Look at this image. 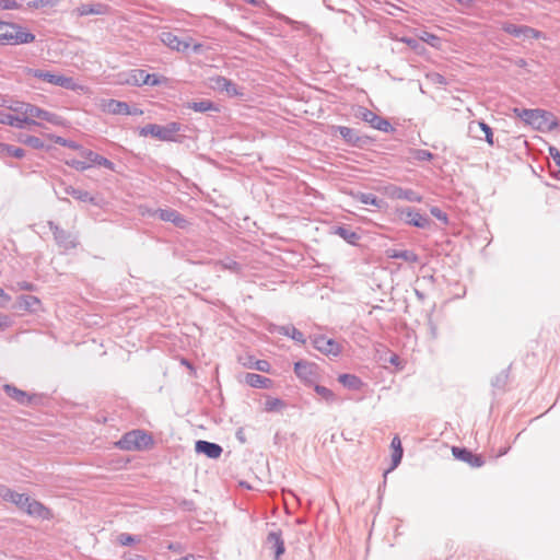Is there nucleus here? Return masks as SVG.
<instances>
[{"instance_id":"nucleus-1","label":"nucleus","mask_w":560,"mask_h":560,"mask_svg":"<svg viewBox=\"0 0 560 560\" xmlns=\"http://www.w3.org/2000/svg\"><path fill=\"white\" fill-rule=\"evenodd\" d=\"M187 129V126L177 121H171L164 126L148 124L140 128L139 135L142 137L151 136L160 141L183 143L186 138L183 132Z\"/></svg>"},{"instance_id":"nucleus-2","label":"nucleus","mask_w":560,"mask_h":560,"mask_svg":"<svg viewBox=\"0 0 560 560\" xmlns=\"http://www.w3.org/2000/svg\"><path fill=\"white\" fill-rule=\"evenodd\" d=\"M514 113L524 122L540 131H552L560 126L558 118L552 113L545 109H527L516 107L514 108Z\"/></svg>"},{"instance_id":"nucleus-3","label":"nucleus","mask_w":560,"mask_h":560,"mask_svg":"<svg viewBox=\"0 0 560 560\" xmlns=\"http://www.w3.org/2000/svg\"><path fill=\"white\" fill-rule=\"evenodd\" d=\"M35 40V35L14 22L0 20V44L1 45H22Z\"/></svg>"},{"instance_id":"nucleus-4","label":"nucleus","mask_w":560,"mask_h":560,"mask_svg":"<svg viewBox=\"0 0 560 560\" xmlns=\"http://www.w3.org/2000/svg\"><path fill=\"white\" fill-rule=\"evenodd\" d=\"M120 450L125 451H142L153 445L151 434L142 430H132L125 433L117 443Z\"/></svg>"},{"instance_id":"nucleus-5","label":"nucleus","mask_w":560,"mask_h":560,"mask_svg":"<svg viewBox=\"0 0 560 560\" xmlns=\"http://www.w3.org/2000/svg\"><path fill=\"white\" fill-rule=\"evenodd\" d=\"M395 213L400 221L410 226L427 229L431 224L430 218L413 207H398Z\"/></svg>"},{"instance_id":"nucleus-6","label":"nucleus","mask_w":560,"mask_h":560,"mask_svg":"<svg viewBox=\"0 0 560 560\" xmlns=\"http://www.w3.org/2000/svg\"><path fill=\"white\" fill-rule=\"evenodd\" d=\"M334 131L335 135L338 132L347 144L358 149H366L373 142V139L371 137L360 135L359 130L350 127L335 126Z\"/></svg>"},{"instance_id":"nucleus-7","label":"nucleus","mask_w":560,"mask_h":560,"mask_svg":"<svg viewBox=\"0 0 560 560\" xmlns=\"http://www.w3.org/2000/svg\"><path fill=\"white\" fill-rule=\"evenodd\" d=\"M354 116L365 122H368L372 128L383 131V132H392L394 131V127L390 125L389 120L378 116L374 112L370 110L366 107L358 106L354 112Z\"/></svg>"},{"instance_id":"nucleus-8","label":"nucleus","mask_w":560,"mask_h":560,"mask_svg":"<svg viewBox=\"0 0 560 560\" xmlns=\"http://www.w3.org/2000/svg\"><path fill=\"white\" fill-rule=\"evenodd\" d=\"M30 73L37 79H40L50 84L74 91L77 89V83L71 77H66L62 74H55L49 71H45L42 69H30Z\"/></svg>"},{"instance_id":"nucleus-9","label":"nucleus","mask_w":560,"mask_h":560,"mask_svg":"<svg viewBox=\"0 0 560 560\" xmlns=\"http://www.w3.org/2000/svg\"><path fill=\"white\" fill-rule=\"evenodd\" d=\"M47 224L52 232L55 242L59 247L63 248L65 250H70L78 246L75 237L69 231L63 230L54 221H48Z\"/></svg>"},{"instance_id":"nucleus-10","label":"nucleus","mask_w":560,"mask_h":560,"mask_svg":"<svg viewBox=\"0 0 560 560\" xmlns=\"http://www.w3.org/2000/svg\"><path fill=\"white\" fill-rule=\"evenodd\" d=\"M313 347L325 355L338 357L341 353V346L325 335L314 336L312 339Z\"/></svg>"},{"instance_id":"nucleus-11","label":"nucleus","mask_w":560,"mask_h":560,"mask_svg":"<svg viewBox=\"0 0 560 560\" xmlns=\"http://www.w3.org/2000/svg\"><path fill=\"white\" fill-rule=\"evenodd\" d=\"M3 390L11 399L22 406H32L39 399L37 395L22 390L12 384H4Z\"/></svg>"},{"instance_id":"nucleus-12","label":"nucleus","mask_w":560,"mask_h":560,"mask_svg":"<svg viewBox=\"0 0 560 560\" xmlns=\"http://www.w3.org/2000/svg\"><path fill=\"white\" fill-rule=\"evenodd\" d=\"M452 454L457 460L467 463L472 468H479L485 465V459L480 454H475L466 447L453 446Z\"/></svg>"},{"instance_id":"nucleus-13","label":"nucleus","mask_w":560,"mask_h":560,"mask_svg":"<svg viewBox=\"0 0 560 560\" xmlns=\"http://www.w3.org/2000/svg\"><path fill=\"white\" fill-rule=\"evenodd\" d=\"M161 40L165 46H167L172 50L185 52L188 50V48L191 47L192 38L189 36L185 38H179L172 32H163L161 34Z\"/></svg>"},{"instance_id":"nucleus-14","label":"nucleus","mask_w":560,"mask_h":560,"mask_svg":"<svg viewBox=\"0 0 560 560\" xmlns=\"http://www.w3.org/2000/svg\"><path fill=\"white\" fill-rule=\"evenodd\" d=\"M468 132L477 139H483L488 144L493 145L492 128L483 120L471 121L468 126Z\"/></svg>"},{"instance_id":"nucleus-15","label":"nucleus","mask_w":560,"mask_h":560,"mask_svg":"<svg viewBox=\"0 0 560 560\" xmlns=\"http://www.w3.org/2000/svg\"><path fill=\"white\" fill-rule=\"evenodd\" d=\"M266 546L272 552L275 560H279L285 552L282 532L280 529L270 532L266 538Z\"/></svg>"},{"instance_id":"nucleus-16","label":"nucleus","mask_w":560,"mask_h":560,"mask_svg":"<svg viewBox=\"0 0 560 560\" xmlns=\"http://www.w3.org/2000/svg\"><path fill=\"white\" fill-rule=\"evenodd\" d=\"M212 84V89L218 90L220 92H225L229 96H242L243 92L240 91L236 83H234L232 80L217 75L210 79Z\"/></svg>"},{"instance_id":"nucleus-17","label":"nucleus","mask_w":560,"mask_h":560,"mask_svg":"<svg viewBox=\"0 0 560 560\" xmlns=\"http://www.w3.org/2000/svg\"><path fill=\"white\" fill-rule=\"evenodd\" d=\"M195 452L197 454H202L208 458L217 459L223 453V448L218 443L198 440L195 442Z\"/></svg>"},{"instance_id":"nucleus-18","label":"nucleus","mask_w":560,"mask_h":560,"mask_svg":"<svg viewBox=\"0 0 560 560\" xmlns=\"http://www.w3.org/2000/svg\"><path fill=\"white\" fill-rule=\"evenodd\" d=\"M28 494L26 493H19L9 487L1 486L0 487V498L3 501L13 503L19 510L23 511L25 508V504L28 502Z\"/></svg>"},{"instance_id":"nucleus-19","label":"nucleus","mask_w":560,"mask_h":560,"mask_svg":"<svg viewBox=\"0 0 560 560\" xmlns=\"http://www.w3.org/2000/svg\"><path fill=\"white\" fill-rule=\"evenodd\" d=\"M16 311L36 313L42 308V301L35 295L22 294L13 305Z\"/></svg>"},{"instance_id":"nucleus-20","label":"nucleus","mask_w":560,"mask_h":560,"mask_svg":"<svg viewBox=\"0 0 560 560\" xmlns=\"http://www.w3.org/2000/svg\"><path fill=\"white\" fill-rule=\"evenodd\" d=\"M387 192L390 198L407 200L409 202H421L423 199L416 190L395 185L388 187Z\"/></svg>"},{"instance_id":"nucleus-21","label":"nucleus","mask_w":560,"mask_h":560,"mask_svg":"<svg viewBox=\"0 0 560 560\" xmlns=\"http://www.w3.org/2000/svg\"><path fill=\"white\" fill-rule=\"evenodd\" d=\"M23 512L30 516L40 520H50L52 517V514L47 506L31 497H28V502L25 504Z\"/></svg>"},{"instance_id":"nucleus-22","label":"nucleus","mask_w":560,"mask_h":560,"mask_svg":"<svg viewBox=\"0 0 560 560\" xmlns=\"http://www.w3.org/2000/svg\"><path fill=\"white\" fill-rule=\"evenodd\" d=\"M0 124L20 129L24 128L27 125L39 126V122H37L34 119L24 116L20 117L19 115H13L7 112H0Z\"/></svg>"},{"instance_id":"nucleus-23","label":"nucleus","mask_w":560,"mask_h":560,"mask_svg":"<svg viewBox=\"0 0 560 560\" xmlns=\"http://www.w3.org/2000/svg\"><path fill=\"white\" fill-rule=\"evenodd\" d=\"M317 365L316 363L300 360L294 363V373L296 376L305 382H312L316 376Z\"/></svg>"},{"instance_id":"nucleus-24","label":"nucleus","mask_w":560,"mask_h":560,"mask_svg":"<svg viewBox=\"0 0 560 560\" xmlns=\"http://www.w3.org/2000/svg\"><path fill=\"white\" fill-rule=\"evenodd\" d=\"M269 331L289 337L301 345H304L306 342L303 332L295 328L293 325H273L272 328L269 329Z\"/></svg>"},{"instance_id":"nucleus-25","label":"nucleus","mask_w":560,"mask_h":560,"mask_svg":"<svg viewBox=\"0 0 560 560\" xmlns=\"http://www.w3.org/2000/svg\"><path fill=\"white\" fill-rule=\"evenodd\" d=\"M390 446L393 448L392 453V465L388 470L385 471L384 476L390 471L394 470L400 463L404 456V450L401 446V441L398 435H395L392 440Z\"/></svg>"},{"instance_id":"nucleus-26","label":"nucleus","mask_w":560,"mask_h":560,"mask_svg":"<svg viewBox=\"0 0 560 560\" xmlns=\"http://www.w3.org/2000/svg\"><path fill=\"white\" fill-rule=\"evenodd\" d=\"M63 191L73 197L74 199L79 200V201H82V202H89V203H92L94 206H97L98 202L96 200L95 197H93L89 191L86 190H82V189H79V188H74L73 186H65L63 188Z\"/></svg>"},{"instance_id":"nucleus-27","label":"nucleus","mask_w":560,"mask_h":560,"mask_svg":"<svg viewBox=\"0 0 560 560\" xmlns=\"http://www.w3.org/2000/svg\"><path fill=\"white\" fill-rule=\"evenodd\" d=\"M244 381L254 388H269L272 385V380L256 373H246Z\"/></svg>"},{"instance_id":"nucleus-28","label":"nucleus","mask_w":560,"mask_h":560,"mask_svg":"<svg viewBox=\"0 0 560 560\" xmlns=\"http://www.w3.org/2000/svg\"><path fill=\"white\" fill-rule=\"evenodd\" d=\"M351 196L353 197V199L363 205H371L378 209L382 208L384 203L383 199L378 198L376 195L371 192L351 191Z\"/></svg>"},{"instance_id":"nucleus-29","label":"nucleus","mask_w":560,"mask_h":560,"mask_svg":"<svg viewBox=\"0 0 560 560\" xmlns=\"http://www.w3.org/2000/svg\"><path fill=\"white\" fill-rule=\"evenodd\" d=\"M332 233L341 237L350 245H357L361 238V236L355 231L347 228L346 225L334 228Z\"/></svg>"},{"instance_id":"nucleus-30","label":"nucleus","mask_w":560,"mask_h":560,"mask_svg":"<svg viewBox=\"0 0 560 560\" xmlns=\"http://www.w3.org/2000/svg\"><path fill=\"white\" fill-rule=\"evenodd\" d=\"M387 255L393 259H401L407 262L417 264L419 262V256L409 249H389Z\"/></svg>"},{"instance_id":"nucleus-31","label":"nucleus","mask_w":560,"mask_h":560,"mask_svg":"<svg viewBox=\"0 0 560 560\" xmlns=\"http://www.w3.org/2000/svg\"><path fill=\"white\" fill-rule=\"evenodd\" d=\"M338 382L351 390H360L363 386V382L359 376L349 373L340 374Z\"/></svg>"},{"instance_id":"nucleus-32","label":"nucleus","mask_w":560,"mask_h":560,"mask_svg":"<svg viewBox=\"0 0 560 560\" xmlns=\"http://www.w3.org/2000/svg\"><path fill=\"white\" fill-rule=\"evenodd\" d=\"M176 213H177V210L172 209V208L148 209L145 212H143V214H148L149 217L159 218L161 221L171 222V223H172V220L175 219Z\"/></svg>"},{"instance_id":"nucleus-33","label":"nucleus","mask_w":560,"mask_h":560,"mask_svg":"<svg viewBox=\"0 0 560 560\" xmlns=\"http://www.w3.org/2000/svg\"><path fill=\"white\" fill-rule=\"evenodd\" d=\"M77 11L80 16H85V15H91V14L101 15L106 12V5L102 4V3H96V4L83 3L77 9Z\"/></svg>"},{"instance_id":"nucleus-34","label":"nucleus","mask_w":560,"mask_h":560,"mask_svg":"<svg viewBox=\"0 0 560 560\" xmlns=\"http://www.w3.org/2000/svg\"><path fill=\"white\" fill-rule=\"evenodd\" d=\"M187 108L198 113H206L209 110H219L218 106L210 100L194 101L187 103Z\"/></svg>"},{"instance_id":"nucleus-35","label":"nucleus","mask_w":560,"mask_h":560,"mask_svg":"<svg viewBox=\"0 0 560 560\" xmlns=\"http://www.w3.org/2000/svg\"><path fill=\"white\" fill-rule=\"evenodd\" d=\"M13 156L15 159H22L25 156V151L13 144L0 142V158Z\"/></svg>"},{"instance_id":"nucleus-36","label":"nucleus","mask_w":560,"mask_h":560,"mask_svg":"<svg viewBox=\"0 0 560 560\" xmlns=\"http://www.w3.org/2000/svg\"><path fill=\"white\" fill-rule=\"evenodd\" d=\"M108 113L114 115H128L129 114V105L126 102L109 100L105 105Z\"/></svg>"},{"instance_id":"nucleus-37","label":"nucleus","mask_w":560,"mask_h":560,"mask_svg":"<svg viewBox=\"0 0 560 560\" xmlns=\"http://www.w3.org/2000/svg\"><path fill=\"white\" fill-rule=\"evenodd\" d=\"M526 25H517L511 22H502L501 30L514 37H525Z\"/></svg>"},{"instance_id":"nucleus-38","label":"nucleus","mask_w":560,"mask_h":560,"mask_svg":"<svg viewBox=\"0 0 560 560\" xmlns=\"http://www.w3.org/2000/svg\"><path fill=\"white\" fill-rule=\"evenodd\" d=\"M148 80H149V72H147L145 70H142V69H136V70H132L128 82L132 83L137 86H142V85H147Z\"/></svg>"},{"instance_id":"nucleus-39","label":"nucleus","mask_w":560,"mask_h":560,"mask_svg":"<svg viewBox=\"0 0 560 560\" xmlns=\"http://www.w3.org/2000/svg\"><path fill=\"white\" fill-rule=\"evenodd\" d=\"M287 407L284 400L276 397H268L265 401V410L267 412H280Z\"/></svg>"},{"instance_id":"nucleus-40","label":"nucleus","mask_w":560,"mask_h":560,"mask_svg":"<svg viewBox=\"0 0 560 560\" xmlns=\"http://www.w3.org/2000/svg\"><path fill=\"white\" fill-rule=\"evenodd\" d=\"M509 371H510V368L502 370L499 374H497L492 378L491 386L494 389L503 390L505 388L508 381H509Z\"/></svg>"},{"instance_id":"nucleus-41","label":"nucleus","mask_w":560,"mask_h":560,"mask_svg":"<svg viewBox=\"0 0 560 560\" xmlns=\"http://www.w3.org/2000/svg\"><path fill=\"white\" fill-rule=\"evenodd\" d=\"M19 141L33 149H43L45 147L44 141L40 138L32 135H21L19 137Z\"/></svg>"},{"instance_id":"nucleus-42","label":"nucleus","mask_w":560,"mask_h":560,"mask_svg":"<svg viewBox=\"0 0 560 560\" xmlns=\"http://www.w3.org/2000/svg\"><path fill=\"white\" fill-rule=\"evenodd\" d=\"M48 114V110H45L36 105L31 104V106L25 107V116L32 119V117L39 118L42 120H45L46 116Z\"/></svg>"},{"instance_id":"nucleus-43","label":"nucleus","mask_w":560,"mask_h":560,"mask_svg":"<svg viewBox=\"0 0 560 560\" xmlns=\"http://www.w3.org/2000/svg\"><path fill=\"white\" fill-rule=\"evenodd\" d=\"M249 369H255L260 372L268 373L271 369L270 363L267 360H253V358H249L248 363H244Z\"/></svg>"},{"instance_id":"nucleus-44","label":"nucleus","mask_w":560,"mask_h":560,"mask_svg":"<svg viewBox=\"0 0 560 560\" xmlns=\"http://www.w3.org/2000/svg\"><path fill=\"white\" fill-rule=\"evenodd\" d=\"M314 390L317 395H319L323 399H325L327 402H332L336 399V395L334 392L323 385H315Z\"/></svg>"},{"instance_id":"nucleus-45","label":"nucleus","mask_w":560,"mask_h":560,"mask_svg":"<svg viewBox=\"0 0 560 560\" xmlns=\"http://www.w3.org/2000/svg\"><path fill=\"white\" fill-rule=\"evenodd\" d=\"M51 139L55 143H57L59 145H62V147H66V148L72 149V150H77L79 152L82 147L78 142L70 140V139L62 138L60 136H51Z\"/></svg>"},{"instance_id":"nucleus-46","label":"nucleus","mask_w":560,"mask_h":560,"mask_svg":"<svg viewBox=\"0 0 560 560\" xmlns=\"http://www.w3.org/2000/svg\"><path fill=\"white\" fill-rule=\"evenodd\" d=\"M10 289L14 292L16 291H30V292H34L37 290V285L33 282H28V281H18L15 282L14 284H12L10 287Z\"/></svg>"},{"instance_id":"nucleus-47","label":"nucleus","mask_w":560,"mask_h":560,"mask_svg":"<svg viewBox=\"0 0 560 560\" xmlns=\"http://www.w3.org/2000/svg\"><path fill=\"white\" fill-rule=\"evenodd\" d=\"M80 155L85 159V162H88L89 164L92 165H95L97 163V160H98V156L100 154L90 150V149H85L83 147H81L80 149Z\"/></svg>"},{"instance_id":"nucleus-48","label":"nucleus","mask_w":560,"mask_h":560,"mask_svg":"<svg viewBox=\"0 0 560 560\" xmlns=\"http://www.w3.org/2000/svg\"><path fill=\"white\" fill-rule=\"evenodd\" d=\"M412 155H413V159H416L417 161H421V162L431 161L434 158L433 153H431L428 150H423V149L415 150Z\"/></svg>"},{"instance_id":"nucleus-49","label":"nucleus","mask_w":560,"mask_h":560,"mask_svg":"<svg viewBox=\"0 0 560 560\" xmlns=\"http://www.w3.org/2000/svg\"><path fill=\"white\" fill-rule=\"evenodd\" d=\"M66 164L69 165L70 167H72L77 171H81V172L91 167V164H89L88 162L75 160V159L67 160Z\"/></svg>"},{"instance_id":"nucleus-50","label":"nucleus","mask_w":560,"mask_h":560,"mask_svg":"<svg viewBox=\"0 0 560 560\" xmlns=\"http://www.w3.org/2000/svg\"><path fill=\"white\" fill-rule=\"evenodd\" d=\"M117 540L121 546H130L133 542L139 541V539L136 536L127 533L119 534Z\"/></svg>"},{"instance_id":"nucleus-51","label":"nucleus","mask_w":560,"mask_h":560,"mask_svg":"<svg viewBox=\"0 0 560 560\" xmlns=\"http://www.w3.org/2000/svg\"><path fill=\"white\" fill-rule=\"evenodd\" d=\"M166 80L167 79L163 75H159L155 73H149V80L147 82V85L159 86V85L164 84L166 82Z\"/></svg>"},{"instance_id":"nucleus-52","label":"nucleus","mask_w":560,"mask_h":560,"mask_svg":"<svg viewBox=\"0 0 560 560\" xmlns=\"http://www.w3.org/2000/svg\"><path fill=\"white\" fill-rule=\"evenodd\" d=\"M55 5L54 0H33L27 3L30 9H40L44 7H52Z\"/></svg>"},{"instance_id":"nucleus-53","label":"nucleus","mask_w":560,"mask_h":560,"mask_svg":"<svg viewBox=\"0 0 560 560\" xmlns=\"http://www.w3.org/2000/svg\"><path fill=\"white\" fill-rule=\"evenodd\" d=\"M430 212L431 214L436 218L438 220L442 221L443 223H448V217H447V213L444 212L442 209H440L439 207H432L430 209Z\"/></svg>"},{"instance_id":"nucleus-54","label":"nucleus","mask_w":560,"mask_h":560,"mask_svg":"<svg viewBox=\"0 0 560 560\" xmlns=\"http://www.w3.org/2000/svg\"><path fill=\"white\" fill-rule=\"evenodd\" d=\"M544 37H545V34L541 31H538L536 28H533V27L526 25L524 38L540 39Z\"/></svg>"},{"instance_id":"nucleus-55","label":"nucleus","mask_w":560,"mask_h":560,"mask_svg":"<svg viewBox=\"0 0 560 560\" xmlns=\"http://www.w3.org/2000/svg\"><path fill=\"white\" fill-rule=\"evenodd\" d=\"M172 223L178 229H186L189 225V221L178 211L175 219L172 220Z\"/></svg>"},{"instance_id":"nucleus-56","label":"nucleus","mask_w":560,"mask_h":560,"mask_svg":"<svg viewBox=\"0 0 560 560\" xmlns=\"http://www.w3.org/2000/svg\"><path fill=\"white\" fill-rule=\"evenodd\" d=\"M401 42H404L408 47H410L415 51H419L420 48H423L420 40L413 37H404L401 38Z\"/></svg>"},{"instance_id":"nucleus-57","label":"nucleus","mask_w":560,"mask_h":560,"mask_svg":"<svg viewBox=\"0 0 560 560\" xmlns=\"http://www.w3.org/2000/svg\"><path fill=\"white\" fill-rule=\"evenodd\" d=\"M22 5L15 0H0L1 10H14L20 9Z\"/></svg>"},{"instance_id":"nucleus-58","label":"nucleus","mask_w":560,"mask_h":560,"mask_svg":"<svg viewBox=\"0 0 560 560\" xmlns=\"http://www.w3.org/2000/svg\"><path fill=\"white\" fill-rule=\"evenodd\" d=\"M45 121H48L55 126L63 125V118L55 113L48 112Z\"/></svg>"},{"instance_id":"nucleus-59","label":"nucleus","mask_w":560,"mask_h":560,"mask_svg":"<svg viewBox=\"0 0 560 560\" xmlns=\"http://www.w3.org/2000/svg\"><path fill=\"white\" fill-rule=\"evenodd\" d=\"M549 155L558 167L557 172L560 173V151L556 147H549Z\"/></svg>"},{"instance_id":"nucleus-60","label":"nucleus","mask_w":560,"mask_h":560,"mask_svg":"<svg viewBox=\"0 0 560 560\" xmlns=\"http://www.w3.org/2000/svg\"><path fill=\"white\" fill-rule=\"evenodd\" d=\"M95 165L103 166L109 171H115V164L102 155L98 156L97 163Z\"/></svg>"},{"instance_id":"nucleus-61","label":"nucleus","mask_w":560,"mask_h":560,"mask_svg":"<svg viewBox=\"0 0 560 560\" xmlns=\"http://www.w3.org/2000/svg\"><path fill=\"white\" fill-rule=\"evenodd\" d=\"M223 266H224L225 269H229V270H231L233 272H236V273L240 272L241 269H242L241 265L237 261H235V260H229V261L224 262Z\"/></svg>"},{"instance_id":"nucleus-62","label":"nucleus","mask_w":560,"mask_h":560,"mask_svg":"<svg viewBox=\"0 0 560 560\" xmlns=\"http://www.w3.org/2000/svg\"><path fill=\"white\" fill-rule=\"evenodd\" d=\"M11 302V295L4 292L2 288H0V307H7Z\"/></svg>"},{"instance_id":"nucleus-63","label":"nucleus","mask_w":560,"mask_h":560,"mask_svg":"<svg viewBox=\"0 0 560 560\" xmlns=\"http://www.w3.org/2000/svg\"><path fill=\"white\" fill-rule=\"evenodd\" d=\"M26 106H31L30 103H23V102H16L15 103V106H11L10 109L16 112V113H21L25 116V107Z\"/></svg>"},{"instance_id":"nucleus-64","label":"nucleus","mask_w":560,"mask_h":560,"mask_svg":"<svg viewBox=\"0 0 560 560\" xmlns=\"http://www.w3.org/2000/svg\"><path fill=\"white\" fill-rule=\"evenodd\" d=\"M420 39L434 46V42L439 40V37L434 34L424 32V36H422Z\"/></svg>"}]
</instances>
